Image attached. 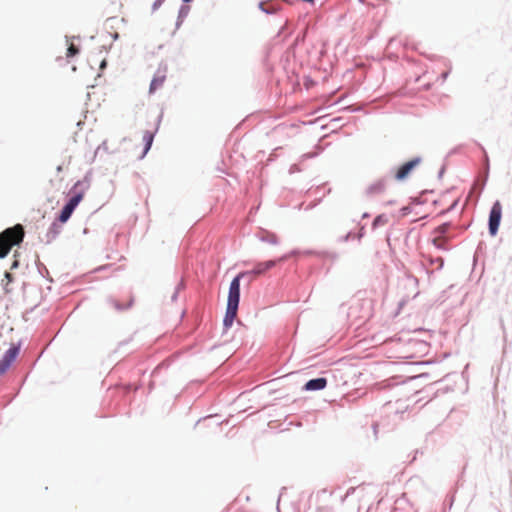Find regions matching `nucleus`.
I'll list each match as a JSON object with an SVG mask.
<instances>
[{"instance_id": "obj_1", "label": "nucleus", "mask_w": 512, "mask_h": 512, "mask_svg": "<svg viewBox=\"0 0 512 512\" xmlns=\"http://www.w3.org/2000/svg\"><path fill=\"white\" fill-rule=\"evenodd\" d=\"M245 275L244 272L239 273L231 282L228 293L227 309L224 317V326L229 328L232 326L237 316L238 305L240 300V279Z\"/></svg>"}, {"instance_id": "obj_2", "label": "nucleus", "mask_w": 512, "mask_h": 512, "mask_svg": "<svg viewBox=\"0 0 512 512\" xmlns=\"http://www.w3.org/2000/svg\"><path fill=\"white\" fill-rule=\"evenodd\" d=\"M24 238V228L17 224L0 233V258H5L13 246L19 245Z\"/></svg>"}, {"instance_id": "obj_3", "label": "nucleus", "mask_w": 512, "mask_h": 512, "mask_svg": "<svg viewBox=\"0 0 512 512\" xmlns=\"http://www.w3.org/2000/svg\"><path fill=\"white\" fill-rule=\"evenodd\" d=\"M80 186V182L75 183V185L73 186L71 190L73 192V196L70 198L68 203L63 207L58 218L61 223H65L68 221L75 208L82 201L84 197V190L79 189Z\"/></svg>"}, {"instance_id": "obj_4", "label": "nucleus", "mask_w": 512, "mask_h": 512, "mask_svg": "<svg viewBox=\"0 0 512 512\" xmlns=\"http://www.w3.org/2000/svg\"><path fill=\"white\" fill-rule=\"evenodd\" d=\"M502 217V206L499 201H496L490 211L489 215V232L492 236L496 235Z\"/></svg>"}, {"instance_id": "obj_5", "label": "nucleus", "mask_w": 512, "mask_h": 512, "mask_svg": "<svg viewBox=\"0 0 512 512\" xmlns=\"http://www.w3.org/2000/svg\"><path fill=\"white\" fill-rule=\"evenodd\" d=\"M422 159L420 157L413 158L408 162L402 164L395 173V179L398 181H403L407 179L412 171L420 165Z\"/></svg>"}, {"instance_id": "obj_6", "label": "nucleus", "mask_w": 512, "mask_h": 512, "mask_svg": "<svg viewBox=\"0 0 512 512\" xmlns=\"http://www.w3.org/2000/svg\"><path fill=\"white\" fill-rule=\"evenodd\" d=\"M18 354H19L18 346H12L5 352L3 358L0 360V375L4 374L7 371V369L10 367L12 362L18 356Z\"/></svg>"}, {"instance_id": "obj_7", "label": "nucleus", "mask_w": 512, "mask_h": 512, "mask_svg": "<svg viewBox=\"0 0 512 512\" xmlns=\"http://www.w3.org/2000/svg\"><path fill=\"white\" fill-rule=\"evenodd\" d=\"M167 77V68L166 67H160L156 71L151 84H150V93L155 92L159 88H161L166 80Z\"/></svg>"}, {"instance_id": "obj_8", "label": "nucleus", "mask_w": 512, "mask_h": 512, "mask_svg": "<svg viewBox=\"0 0 512 512\" xmlns=\"http://www.w3.org/2000/svg\"><path fill=\"white\" fill-rule=\"evenodd\" d=\"M276 263H277L276 260H268V261H264V262H259L254 266V268L251 271L244 272V273H245V275L251 274L255 277H258L260 275L265 274L270 269H272L276 265Z\"/></svg>"}, {"instance_id": "obj_9", "label": "nucleus", "mask_w": 512, "mask_h": 512, "mask_svg": "<svg viewBox=\"0 0 512 512\" xmlns=\"http://www.w3.org/2000/svg\"><path fill=\"white\" fill-rule=\"evenodd\" d=\"M326 385H327V380L325 378H316V379L309 380L305 384V389L309 390V391L322 390L326 387Z\"/></svg>"}, {"instance_id": "obj_10", "label": "nucleus", "mask_w": 512, "mask_h": 512, "mask_svg": "<svg viewBox=\"0 0 512 512\" xmlns=\"http://www.w3.org/2000/svg\"><path fill=\"white\" fill-rule=\"evenodd\" d=\"M153 138H154V136L152 133H150L148 131H146L144 133V135H143L144 145H143V150H142L141 154L139 155L140 159H142L146 155V153L149 151V149L152 145V142H153Z\"/></svg>"}, {"instance_id": "obj_11", "label": "nucleus", "mask_w": 512, "mask_h": 512, "mask_svg": "<svg viewBox=\"0 0 512 512\" xmlns=\"http://www.w3.org/2000/svg\"><path fill=\"white\" fill-rule=\"evenodd\" d=\"M385 189V185L382 181L372 184L368 187L367 191L369 194L382 193Z\"/></svg>"}, {"instance_id": "obj_12", "label": "nucleus", "mask_w": 512, "mask_h": 512, "mask_svg": "<svg viewBox=\"0 0 512 512\" xmlns=\"http://www.w3.org/2000/svg\"><path fill=\"white\" fill-rule=\"evenodd\" d=\"M259 7L265 13H274L277 9L268 2H260Z\"/></svg>"}, {"instance_id": "obj_13", "label": "nucleus", "mask_w": 512, "mask_h": 512, "mask_svg": "<svg viewBox=\"0 0 512 512\" xmlns=\"http://www.w3.org/2000/svg\"><path fill=\"white\" fill-rule=\"evenodd\" d=\"M78 53H79V48L77 46H75L73 43H71L67 49L66 57L72 58V57L76 56Z\"/></svg>"}, {"instance_id": "obj_14", "label": "nucleus", "mask_w": 512, "mask_h": 512, "mask_svg": "<svg viewBox=\"0 0 512 512\" xmlns=\"http://www.w3.org/2000/svg\"><path fill=\"white\" fill-rule=\"evenodd\" d=\"M449 226L447 224H443L441 226H439L436 231L440 234H444L446 233V231L448 230Z\"/></svg>"}, {"instance_id": "obj_15", "label": "nucleus", "mask_w": 512, "mask_h": 512, "mask_svg": "<svg viewBox=\"0 0 512 512\" xmlns=\"http://www.w3.org/2000/svg\"><path fill=\"white\" fill-rule=\"evenodd\" d=\"M296 252H292L291 254H286L284 256H282L281 258L278 259V262H282V261H286L287 259H289L292 255H295Z\"/></svg>"}, {"instance_id": "obj_16", "label": "nucleus", "mask_w": 512, "mask_h": 512, "mask_svg": "<svg viewBox=\"0 0 512 512\" xmlns=\"http://www.w3.org/2000/svg\"><path fill=\"white\" fill-rule=\"evenodd\" d=\"M444 241V239L442 237H438V238H435L434 239V243L437 245V246H441L442 245V242Z\"/></svg>"}, {"instance_id": "obj_17", "label": "nucleus", "mask_w": 512, "mask_h": 512, "mask_svg": "<svg viewBox=\"0 0 512 512\" xmlns=\"http://www.w3.org/2000/svg\"><path fill=\"white\" fill-rule=\"evenodd\" d=\"M379 223H382V216H378L373 221V226L378 225Z\"/></svg>"}, {"instance_id": "obj_18", "label": "nucleus", "mask_w": 512, "mask_h": 512, "mask_svg": "<svg viewBox=\"0 0 512 512\" xmlns=\"http://www.w3.org/2000/svg\"><path fill=\"white\" fill-rule=\"evenodd\" d=\"M448 75H449V70L444 71V72L441 74L442 82H444V81L447 79Z\"/></svg>"}, {"instance_id": "obj_19", "label": "nucleus", "mask_w": 512, "mask_h": 512, "mask_svg": "<svg viewBox=\"0 0 512 512\" xmlns=\"http://www.w3.org/2000/svg\"><path fill=\"white\" fill-rule=\"evenodd\" d=\"M130 305H131V302H129V303H128L127 305H125V306H121V307H120V306H118V304H116V303H115V307H116V308H118V309H125V308L130 307Z\"/></svg>"}, {"instance_id": "obj_20", "label": "nucleus", "mask_w": 512, "mask_h": 512, "mask_svg": "<svg viewBox=\"0 0 512 512\" xmlns=\"http://www.w3.org/2000/svg\"><path fill=\"white\" fill-rule=\"evenodd\" d=\"M270 241H271L272 243L276 244V243H277V238H276V236H274V235H273V236H272V238H270Z\"/></svg>"}, {"instance_id": "obj_21", "label": "nucleus", "mask_w": 512, "mask_h": 512, "mask_svg": "<svg viewBox=\"0 0 512 512\" xmlns=\"http://www.w3.org/2000/svg\"><path fill=\"white\" fill-rule=\"evenodd\" d=\"M270 241H271L272 243L276 244V243H277V238H276V236H274V235H273V236H272V238H270Z\"/></svg>"}, {"instance_id": "obj_22", "label": "nucleus", "mask_w": 512, "mask_h": 512, "mask_svg": "<svg viewBox=\"0 0 512 512\" xmlns=\"http://www.w3.org/2000/svg\"><path fill=\"white\" fill-rule=\"evenodd\" d=\"M156 2H157L158 4H161V3L163 2V0H156Z\"/></svg>"}, {"instance_id": "obj_23", "label": "nucleus", "mask_w": 512, "mask_h": 512, "mask_svg": "<svg viewBox=\"0 0 512 512\" xmlns=\"http://www.w3.org/2000/svg\"><path fill=\"white\" fill-rule=\"evenodd\" d=\"M327 124H321V128H325Z\"/></svg>"}, {"instance_id": "obj_24", "label": "nucleus", "mask_w": 512, "mask_h": 512, "mask_svg": "<svg viewBox=\"0 0 512 512\" xmlns=\"http://www.w3.org/2000/svg\"><path fill=\"white\" fill-rule=\"evenodd\" d=\"M183 1H184V2H186V3H188V2H190L191 0H183Z\"/></svg>"}, {"instance_id": "obj_25", "label": "nucleus", "mask_w": 512, "mask_h": 512, "mask_svg": "<svg viewBox=\"0 0 512 512\" xmlns=\"http://www.w3.org/2000/svg\"><path fill=\"white\" fill-rule=\"evenodd\" d=\"M13 0H10V2H12Z\"/></svg>"}]
</instances>
